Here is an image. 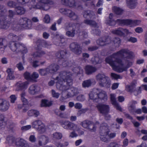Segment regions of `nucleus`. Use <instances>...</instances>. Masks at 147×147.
<instances>
[{
	"mask_svg": "<svg viewBox=\"0 0 147 147\" xmlns=\"http://www.w3.org/2000/svg\"><path fill=\"white\" fill-rule=\"evenodd\" d=\"M84 22L86 24L90 25L92 26V32L93 34L98 35L100 33V30L98 29L100 27V25L98 24L96 22L92 20H85Z\"/></svg>",
	"mask_w": 147,
	"mask_h": 147,
	"instance_id": "obj_10",
	"label": "nucleus"
},
{
	"mask_svg": "<svg viewBox=\"0 0 147 147\" xmlns=\"http://www.w3.org/2000/svg\"><path fill=\"white\" fill-rule=\"evenodd\" d=\"M24 78L26 79L31 81V75L28 72H26L24 74Z\"/></svg>",
	"mask_w": 147,
	"mask_h": 147,
	"instance_id": "obj_56",
	"label": "nucleus"
},
{
	"mask_svg": "<svg viewBox=\"0 0 147 147\" xmlns=\"http://www.w3.org/2000/svg\"><path fill=\"white\" fill-rule=\"evenodd\" d=\"M125 55H127L126 57L127 59H132L134 56L132 52L127 49H123L107 58L105 61L111 66L114 70L117 72L121 73L126 71L132 65V62L128 60H126V65H124L122 60L118 59L120 57H124Z\"/></svg>",
	"mask_w": 147,
	"mask_h": 147,
	"instance_id": "obj_1",
	"label": "nucleus"
},
{
	"mask_svg": "<svg viewBox=\"0 0 147 147\" xmlns=\"http://www.w3.org/2000/svg\"><path fill=\"white\" fill-rule=\"evenodd\" d=\"M39 74L42 76H45L47 74L50 73L49 72V69L48 68L46 69H40L38 70Z\"/></svg>",
	"mask_w": 147,
	"mask_h": 147,
	"instance_id": "obj_45",
	"label": "nucleus"
},
{
	"mask_svg": "<svg viewBox=\"0 0 147 147\" xmlns=\"http://www.w3.org/2000/svg\"><path fill=\"white\" fill-rule=\"evenodd\" d=\"M141 21L140 20H132L129 19V26H133L139 25L140 24Z\"/></svg>",
	"mask_w": 147,
	"mask_h": 147,
	"instance_id": "obj_44",
	"label": "nucleus"
},
{
	"mask_svg": "<svg viewBox=\"0 0 147 147\" xmlns=\"http://www.w3.org/2000/svg\"><path fill=\"white\" fill-rule=\"evenodd\" d=\"M39 77L38 74L36 72H34L31 75V81L36 82V79H37Z\"/></svg>",
	"mask_w": 147,
	"mask_h": 147,
	"instance_id": "obj_49",
	"label": "nucleus"
},
{
	"mask_svg": "<svg viewBox=\"0 0 147 147\" xmlns=\"http://www.w3.org/2000/svg\"><path fill=\"white\" fill-rule=\"evenodd\" d=\"M45 54V53L43 51L36 52L34 53L32 55L33 56L34 58L41 57L42 55Z\"/></svg>",
	"mask_w": 147,
	"mask_h": 147,
	"instance_id": "obj_48",
	"label": "nucleus"
},
{
	"mask_svg": "<svg viewBox=\"0 0 147 147\" xmlns=\"http://www.w3.org/2000/svg\"><path fill=\"white\" fill-rule=\"evenodd\" d=\"M95 82L94 79H90L85 80L83 82L82 84V86L83 88H88L92 84H95Z\"/></svg>",
	"mask_w": 147,
	"mask_h": 147,
	"instance_id": "obj_24",
	"label": "nucleus"
},
{
	"mask_svg": "<svg viewBox=\"0 0 147 147\" xmlns=\"http://www.w3.org/2000/svg\"><path fill=\"white\" fill-rule=\"evenodd\" d=\"M97 44L100 46H103L111 43L110 38L109 37L101 38L96 41Z\"/></svg>",
	"mask_w": 147,
	"mask_h": 147,
	"instance_id": "obj_20",
	"label": "nucleus"
},
{
	"mask_svg": "<svg viewBox=\"0 0 147 147\" xmlns=\"http://www.w3.org/2000/svg\"><path fill=\"white\" fill-rule=\"evenodd\" d=\"M80 26L78 24H76L72 23L66 24L65 29L67 31L66 34L69 37H73L76 33V30Z\"/></svg>",
	"mask_w": 147,
	"mask_h": 147,
	"instance_id": "obj_8",
	"label": "nucleus"
},
{
	"mask_svg": "<svg viewBox=\"0 0 147 147\" xmlns=\"http://www.w3.org/2000/svg\"><path fill=\"white\" fill-rule=\"evenodd\" d=\"M49 141L48 138L46 136L42 135L39 138V144L40 146L45 145Z\"/></svg>",
	"mask_w": 147,
	"mask_h": 147,
	"instance_id": "obj_27",
	"label": "nucleus"
},
{
	"mask_svg": "<svg viewBox=\"0 0 147 147\" xmlns=\"http://www.w3.org/2000/svg\"><path fill=\"white\" fill-rule=\"evenodd\" d=\"M17 46L18 47L17 52L21 51L23 53H25L27 52V49L24 45L17 43Z\"/></svg>",
	"mask_w": 147,
	"mask_h": 147,
	"instance_id": "obj_33",
	"label": "nucleus"
},
{
	"mask_svg": "<svg viewBox=\"0 0 147 147\" xmlns=\"http://www.w3.org/2000/svg\"><path fill=\"white\" fill-rule=\"evenodd\" d=\"M126 0L127 6L130 9L134 8L137 5V2L136 0Z\"/></svg>",
	"mask_w": 147,
	"mask_h": 147,
	"instance_id": "obj_28",
	"label": "nucleus"
},
{
	"mask_svg": "<svg viewBox=\"0 0 147 147\" xmlns=\"http://www.w3.org/2000/svg\"><path fill=\"white\" fill-rule=\"evenodd\" d=\"M28 21L27 18H21L19 20L18 24L14 25V27L18 29H27V22Z\"/></svg>",
	"mask_w": 147,
	"mask_h": 147,
	"instance_id": "obj_12",
	"label": "nucleus"
},
{
	"mask_svg": "<svg viewBox=\"0 0 147 147\" xmlns=\"http://www.w3.org/2000/svg\"><path fill=\"white\" fill-rule=\"evenodd\" d=\"M7 5L10 7H14L16 6V3L12 1H9L7 3Z\"/></svg>",
	"mask_w": 147,
	"mask_h": 147,
	"instance_id": "obj_61",
	"label": "nucleus"
},
{
	"mask_svg": "<svg viewBox=\"0 0 147 147\" xmlns=\"http://www.w3.org/2000/svg\"><path fill=\"white\" fill-rule=\"evenodd\" d=\"M39 112L36 110H31L28 112V115L29 116L37 117L39 115Z\"/></svg>",
	"mask_w": 147,
	"mask_h": 147,
	"instance_id": "obj_34",
	"label": "nucleus"
},
{
	"mask_svg": "<svg viewBox=\"0 0 147 147\" xmlns=\"http://www.w3.org/2000/svg\"><path fill=\"white\" fill-rule=\"evenodd\" d=\"M29 84V82L27 81L24 82H23L21 81H19L17 82L16 84V90L19 91L26 89L27 88Z\"/></svg>",
	"mask_w": 147,
	"mask_h": 147,
	"instance_id": "obj_14",
	"label": "nucleus"
},
{
	"mask_svg": "<svg viewBox=\"0 0 147 147\" xmlns=\"http://www.w3.org/2000/svg\"><path fill=\"white\" fill-rule=\"evenodd\" d=\"M79 93V91L78 89L76 88L72 87L69 89L68 93L67 95V98L72 97L76 95Z\"/></svg>",
	"mask_w": 147,
	"mask_h": 147,
	"instance_id": "obj_25",
	"label": "nucleus"
},
{
	"mask_svg": "<svg viewBox=\"0 0 147 147\" xmlns=\"http://www.w3.org/2000/svg\"><path fill=\"white\" fill-rule=\"evenodd\" d=\"M116 47H119L120 45L121 41L119 38H115L113 41Z\"/></svg>",
	"mask_w": 147,
	"mask_h": 147,
	"instance_id": "obj_54",
	"label": "nucleus"
},
{
	"mask_svg": "<svg viewBox=\"0 0 147 147\" xmlns=\"http://www.w3.org/2000/svg\"><path fill=\"white\" fill-rule=\"evenodd\" d=\"M137 104L136 101L132 100L129 103L128 107V109L129 111L131 112H135L138 114H141L142 110L141 109H135V105Z\"/></svg>",
	"mask_w": 147,
	"mask_h": 147,
	"instance_id": "obj_16",
	"label": "nucleus"
},
{
	"mask_svg": "<svg viewBox=\"0 0 147 147\" xmlns=\"http://www.w3.org/2000/svg\"><path fill=\"white\" fill-rule=\"evenodd\" d=\"M50 73H53L59 69V67L57 64H54L50 65L48 67Z\"/></svg>",
	"mask_w": 147,
	"mask_h": 147,
	"instance_id": "obj_30",
	"label": "nucleus"
},
{
	"mask_svg": "<svg viewBox=\"0 0 147 147\" xmlns=\"http://www.w3.org/2000/svg\"><path fill=\"white\" fill-rule=\"evenodd\" d=\"M91 61L94 64H96L100 63L101 62L99 58L98 57H95L91 59Z\"/></svg>",
	"mask_w": 147,
	"mask_h": 147,
	"instance_id": "obj_53",
	"label": "nucleus"
},
{
	"mask_svg": "<svg viewBox=\"0 0 147 147\" xmlns=\"http://www.w3.org/2000/svg\"><path fill=\"white\" fill-rule=\"evenodd\" d=\"M7 72L8 74L7 77V80H12L14 78V76L13 75V71L10 69H8L7 70Z\"/></svg>",
	"mask_w": 147,
	"mask_h": 147,
	"instance_id": "obj_42",
	"label": "nucleus"
},
{
	"mask_svg": "<svg viewBox=\"0 0 147 147\" xmlns=\"http://www.w3.org/2000/svg\"><path fill=\"white\" fill-rule=\"evenodd\" d=\"M99 89L97 88L93 89L89 94V97L90 98L96 101L98 98V94L99 93Z\"/></svg>",
	"mask_w": 147,
	"mask_h": 147,
	"instance_id": "obj_21",
	"label": "nucleus"
},
{
	"mask_svg": "<svg viewBox=\"0 0 147 147\" xmlns=\"http://www.w3.org/2000/svg\"><path fill=\"white\" fill-rule=\"evenodd\" d=\"M113 34L119 35L121 36H123L125 34H128L129 32L127 30L119 28L117 29L114 30L112 31Z\"/></svg>",
	"mask_w": 147,
	"mask_h": 147,
	"instance_id": "obj_18",
	"label": "nucleus"
},
{
	"mask_svg": "<svg viewBox=\"0 0 147 147\" xmlns=\"http://www.w3.org/2000/svg\"><path fill=\"white\" fill-rule=\"evenodd\" d=\"M111 76L112 78L115 80L121 79L122 78V76L119 75H118L115 73H111Z\"/></svg>",
	"mask_w": 147,
	"mask_h": 147,
	"instance_id": "obj_55",
	"label": "nucleus"
},
{
	"mask_svg": "<svg viewBox=\"0 0 147 147\" xmlns=\"http://www.w3.org/2000/svg\"><path fill=\"white\" fill-rule=\"evenodd\" d=\"M110 131L109 127L107 123H103L100 125L99 129L100 138L101 140L107 142L109 140L108 137L112 139L115 137L116 134L114 132L109 133Z\"/></svg>",
	"mask_w": 147,
	"mask_h": 147,
	"instance_id": "obj_3",
	"label": "nucleus"
},
{
	"mask_svg": "<svg viewBox=\"0 0 147 147\" xmlns=\"http://www.w3.org/2000/svg\"><path fill=\"white\" fill-rule=\"evenodd\" d=\"M99 92L98 94V98L97 100H98H98H103L104 101H106L107 99V96L106 92L103 90L99 89Z\"/></svg>",
	"mask_w": 147,
	"mask_h": 147,
	"instance_id": "obj_23",
	"label": "nucleus"
},
{
	"mask_svg": "<svg viewBox=\"0 0 147 147\" xmlns=\"http://www.w3.org/2000/svg\"><path fill=\"white\" fill-rule=\"evenodd\" d=\"M94 15V13L93 12L89 11H85L83 13V16L85 18H94L95 17Z\"/></svg>",
	"mask_w": 147,
	"mask_h": 147,
	"instance_id": "obj_36",
	"label": "nucleus"
},
{
	"mask_svg": "<svg viewBox=\"0 0 147 147\" xmlns=\"http://www.w3.org/2000/svg\"><path fill=\"white\" fill-rule=\"evenodd\" d=\"M15 11L18 14L22 15L24 13L25 10L24 8L21 6H19L15 8Z\"/></svg>",
	"mask_w": 147,
	"mask_h": 147,
	"instance_id": "obj_41",
	"label": "nucleus"
},
{
	"mask_svg": "<svg viewBox=\"0 0 147 147\" xmlns=\"http://www.w3.org/2000/svg\"><path fill=\"white\" fill-rule=\"evenodd\" d=\"M96 107L100 113L103 115H106L108 114L110 111L109 106L104 104H99Z\"/></svg>",
	"mask_w": 147,
	"mask_h": 147,
	"instance_id": "obj_13",
	"label": "nucleus"
},
{
	"mask_svg": "<svg viewBox=\"0 0 147 147\" xmlns=\"http://www.w3.org/2000/svg\"><path fill=\"white\" fill-rule=\"evenodd\" d=\"M110 98L112 105L115 104L116 103V99L115 98V96L114 94H110Z\"/></svg>",
	"mask_w": 147,
	"mask_h": 147,
	"instance_id": "obj_57",
	"label": "nucleus"
},
{
	"mask_svg": "<svg viewBox=\"0 0 147 147\" xmlns=\"http://www.w3.org/2000/svg\"><path fill=\"white\" fill-rule=\"evenodd\" d=\"M55 113L57 115L60 117L64 118H67L66 116L64 113L61 112L58 110H56Z\"/></svg>",
	"mask_w": 147,
	"mask_h": 147,
	"instance_id": "obj_50",
	"label": "nucleus"
},
{
	"mask_svg": "<svg viewBox=\"0 0 147 147\" xmlns=\"http://www.w3.org/2000/svg\"><path fill=\"white\" fill-rule=\"evenodd\" d=\"M72 20H75L78 19V17L77 15L71 10H68L67 13L66 15Z\"/></svg>",
	"mask_w": 147,
	"mask_h": 147,
	"instance_id": "obj_32",
	"label": "nucleus"
},
{
	"mask_svg": "<svg viewBox=\"0 0 147 147\" xmlns=\"http://www.w3.org/2000/svg\"><path fill=\"white\" fill-rule=\"evenodd\" d=\"M114 105V107L117 110L120 111H122V108L120 106L117 102L115 104L113 105Z\"/></svg>",
	"mask_w": 147,
	"mask_h": 147,
	"instance_id": "obj_64",
	"label": "nucleus"
},
{
	"mask_svg": "<svg viewBox=\"0 0 147 147\" xmlns=\"http://www.w3.org/2000/svg\"><path fill=\"white\" fill-rule=\"evenodd\" d=\"M26 93L25 92H23L21 94V100L23 104L22 108H23V112H26L29 109L28 102L27 100L24 97Z\"/></svg>",
	"mask_w": 147,
	"mask_h": 147,
	"instance_id": "obj_15",
	"label": "nucleus"
},
{
	"mask_svg": "<svg viewBox=\"0 0 147 147\" xmlns=\"http://www.w3.org/2000/svg\"><path fill=\"white\" fill-rule=\"evenodd\" d=\"M17 44H16L14 41L11 42H9L8 46L13 51H16L17 52L18 47Z\"/></svg>",
	"mask_w": 147,
	"mask_h": 147,
	"instance_id": "obj_38",
	"label": "nucleus"
},
{
	"mask_svg": "<svg viewBox=\"0 0 147 147\" xmlns=\"http://www.w3.org/2000/svg\"><path fill=\"white\" fill-rule=\"evenodd\" d=\"M4 116L2 115H0V128L2 129L4 128L6 125V123L4 121Z\"/></svg>",
	"mask_w": 147,
	"mask_h": 147,
	"instance_id": "obj_47",
	"label": "nucleus"
},
{
	"mask_svg": "<svg viewBox=\"0 0 147 147\" xmlns=\"http://www.w3.org/2000/svg\"><path fill=\"white\" fill-rule=\"evenodd\" d=\"M53 103L52 101H49L46 100H42L41 101V106L42 107H49L52 105Z\"/></svg>",
	"mask_w": 147,
	"mask_h": 147,
	"instance_id": "obj_39",
	"label": "nucleus"
},
{
	"mask_svg": "<svg viewBox=\"0 0 147 147\" xmlns=\"http://www.w3.org/2000/svg\"><path fill=\"white\" fill-rule=\"evenodd\" d=\"M113 15L111 13L109 16V19L106 21V23L110 26H115L116 23L121 25H129V19H118L115 21L113 19Z\"/></svg>",
	"mask_w": 147,
	"mask_h": 147,
	"instance_id": "obj_4",
	"label": "nucleus"
},
{
	"mask_svg": "<svg viewBox=\"0 0 147 147\" xmlns=\"http://www.w3.org/2000/svg\"><path fill=\"white\" fill-rule=\"evenodd\" d=\"M83 70L80 67H75L71 72L69 71H64L60 72L59 76L55 80L57 88L63 91L69 89V87L62 84L65 83L67 85L70 86L72 84L73 80L72 77L74 75L82 73Z\"/></svg>",
	"mask_w": 147,
	"mask_h": 147,
	"instance_id": "obj_2",
	"label": "nucleus"
},
{
	"mask_svg": "<svg viewBox=\"0 0 147 147\" xmlns=\"http://www.w3.org/2000/svg\"><path fill=\"white\" fill-rule=\"evenodd\" d=\"M39 3L35 5H32L30 8V9L32 8L38 9H42L47 10L49 9V7L53 4V2L49 0H38Z\"/></svg>",
	"mask_w": 147,
	"mask_h": 147,
	"instance_id": "obj_6",
	"label": "nucleus"
},
{
	"mask_svg": "<svg viewBox=\"0 0 147 147\" xmlns=\"http://www.w3.org/2000/svg\"><path fill=\"white\" fill-rule=\"evenodd\" d=\"M9 143L15 144L18 147H29L28 144L22 139L15 140L12 137L10 138Z\"/></svg>",
	"mask_w": 147,
	"mask_h": 147,
	"instance_id": "obj_11",
	"label": "nucleus"
},
{
	"mask_svg": "<svg viewBox=\"0 0 147 147\" xmlns=\"http://www.w3.org/2000/svg\"><path fill=\"white\" fill-rule=\"evenodd\" d=\"M66 54L65 52L64 51H61L56 54V56L58 58L62 59L63 57Z\"/></svg>",
	"mask_w": 147,
	"mask_h": 147,
	"instance_id": "obj_52",
	"label": "nucleus"
},
{
	"mask_svg": "<svg viewBox=\"0 0 147 147\" xmlns=\"http://www.w3.org/2000/svg\"><path fill=\"white\" fill-rule=\"evenodd\" d=\"M96 80L100 86L109 88L110 86V80L109 78L102 74H99L96 77Z\"/></svg>",
	"mask_w": 147,
	"mask_h": 147,
	"instance_id": "obj_5",
	"label": "nucleus"
},
{
	"mask_svg": "<svg viewBox=\"0 0 147 147\" xmlns=\"http://www.w3.org/2000/svg\"><path fill=\"white\" fill-rule=\"evenodd\" d=\"M77 99L79 101H83L85 100V98L84 95L80 94L77 97Z\"/></svg>",
	"mask_w": 147,
	"mask_h": 147,
	"instance_id": "obj_60",
	"label": "nucleus"
},
{
	"mask_svg": "<svg viewBox=\"0 0 147 147\" xmlns=\"http://www.w3.org/2000/svg\"><path fill=\"white\" fill-rule=\"evenodd\" d=\"M97 69L96 68L91 65H87L85 68L86 73L88 75L90 74L95 72Z\"/></svg>",
	"mask_w": 147,
	"mask_h": 147,
	"instance_id": "obj_26",
	"label": "nucleus"
},
{
	"mask_svg": "<svg viewBox=\"0 0 147 147\" xmlns=\"http://www.w3.org/2000/svg\"><path fill=\"white\" fill-rule=\"evenodd\" d=\"M8 36L9 39L14 41L19 40V38L18 36L12 34H9L8 35Z\"/></svg>",
	"mask_w": 147,
	"mask_h": 147,
	"instance_id": "obj_51",
	"label": "nucleus"
},
{
	"mask_svg": "<svg viewBox=\"0 0 147 147\" xmlns=\"http://www.w3.org/2000/svg\"><path fill=\"white\" fill-rule=\"evenodd\" d=\"M142 90H147V85H142L140 87H139L138 91V93H141Z\"/></svg>",
	"mask_w": 147,
	"mask_h": 147,
	"instance_id": "obj_58",
	"label": "nucleus"
},
{
	"mask_svg": "<svg viewBox=\"0 0 147 147\" xmlns=\"http://www.w3.org/2000/svg\"><path fill=\"white\" fill-rule=\"evenodd\" d=\"M62 134L61 133L59 132H55L53 134V138L54 140H59L62 138Z\"/></svg>",
	"mask_w": 147,
	"mask_h": 147,
	"instance_id": "obj_43",
	"label": "nucleus"
},
{
	"mask_svg": "<svg viewBox=\"0 0 147 147\" xmlns=\"http://www.w3.org/2000/svg\"><path fill=\"white\" fill-rule=\"evenodd\" d=\"M52 91V96L53 97L57 98H59L60 94L56 92L54 90H53L51 91Z\"/></svg>",
	"mask_w": 147,
	"mask_h": 147,
	"instance_id": "obj_59",
	"label": "nucleus"
},
{
	"mask_svg": "<svg viewBox=\"0 0 147 147\" xmlns=\"http://www.w3.org/2000/svg\"><path fill=\"white\" fill-rule=\"evenodd\" d=\"M76 131H73L71 132L69 135V137L71 138H74L78 136V134L75 132Z\"/></svg>",
	"mask_w": 147,
	"mask_h": 147,
	"instance_id": "obj_62",
	"label": "nucleus"
},
{
	"mask_svg": "<svg viewBox=\"0 0 147 147\" xmlns=\"http://www.w3.org/2000/svg\"><path fill=\"white\" fill-rule=\"evenodd\" d=\"M99 123L96 121L95 124L93 123L91 121L89 120H85L81 123L82 126L90 130L91 131H94L96 128V125H98Z\"/></svg>",
	"mask_w": 147,
	"mask_h": 147,
	"instance_id": "obj_9",
	"label": "nucleus"
},
{
	"mask_svg": "<svg viewBox=\"0 0 147 147\" xmlns=\"http://www.w3.org/2000/svg\"><path fill=\"white\" fill-rule=\"evenodd\" d=\"M71 122L69 121H65L61 123L62 127L65 129L70 130Z\"/></svg>",
	"mask_w": 147,
	"mask_h": 147,
	"instance_id": "obj_37",
	"label": "nucleus"
},
{
	"mask_svg": "<svg viewBox=\"0 0 147 147\" xmlns=\"http://www.w3.org/2000/svg\"><path fill=\"white\" fill-rule=\"evenodd\" d=\"M70 48L71 50L76 54L79 55L82 53L81 48L76 43H71L70 45Z\"/></svg>",
	"mask_w": 147,
	"mask_h": 147,
	"instance_id": "obj_19",
	"label": "nucleus"
},
{
	"mask_svg": "<svg viewBox=\"0 0 147 147\" xmlns=\"http://www.w3.org/2000/svg\"><path fill=\"white\" fill-rule=\"evenodd\" d=\"M10 98L11 102L12 103H14L17 99V97L15 95H12L10 96Z\"/></svg>",
	"mask_w": 147,
	"mask_h": 147,
	"instance_id": "obj_63",
	"label": "nucleus"
},
{
	"mask_svg": "<svg viewBox=\"0 0 147 147\" xmlns=\"http://www.w3.org/2000/svg\"><path fill=\"white\" fill-rule=\"evenodd\" d=\"M10 24L6 20H0V28L2 29H7L10 26Z\"/></svg>",
	"mask_w": 147,
	"mask_h": 147,
	"instance_id": "obj_35",
	"label": "nucleus"
},
{
	"mask_svg": "<svg viewBox=\"0 0 147 147\" xmlns=\"http://www.w3.org/2000/svg\"><path fill=\"white\" fill-rule=\"evenodd\" d=\"M9 103L6 100L0 99V110L3 111H6L9 108Z\"/></svg>",
	"mask_w": 147,
	"mask_h": 147,
	"instance_id": "obj_22",
	"label": "nucleus"
},
{
	"mask_svg": "<svg viewBox=\"0 0 147 147\" xmlns=\"http://www.w3.org/2000/svg\"><path fill=\"white\" fill-rule=\"evenodd\" d=\"M40 88L37 86L35 84L31 85L28 89V93L31 95L37 94L40 91Z\"/></svg>",
	"mask_w": 147,
	"mask_h": 147,
	"instance_id": "obj_17",
	"label": "nucleus"
},
{
	"mask_svg": "<svg viewBox=\"0 0 147 147\" xmlns=\"http://www.w3.org/2000/svg\"><path fill=\"white\" fill-rule=\"evenodd\" d=\"M61 2L63 4L71 7H74L76 6L74 0H62Z\"/></svg>",
	"mask_w": 147,
	"mask_h": 147,
	"instance_id": "obj_29",
	"label": "nucleus"
},
{
	"mask_svg": "<svg viewBox=\"0 0 147 147\" xmlns=\"http://www.w3.org/2000/svg\"><path fill=\"white\" fill-rule=\"evenodd\" d=\"M80 128L78 125L74 123H71V125L70 129V130H73V131H78L80 130Z\"/></svg>",
	"mask_w": 147,
	"mask_h": 147,
	"instance_id": "obj_46",
	"label": "nucleus"
},
{
	"mask_svg": "<svg viewBox=\"0 0 147 147\" xmlns=\"http://www.w3.org/2000/svg\"><path fill=\"white\" fill-rule=\"evenodd\" d=\"M32 126L40 134L44 133L47 131L46 127L40 120H36L33 121L32 123Z\"/></svg>",
	"mask_w": 147,
	"mask_h": 147,
	"instance_id": "obj_7",
	"label": "nucleus"
},
{
	"mask_svg": "<svg viewBox=\"0 0 147 147\" xmlns=\"http://www.w3.org/2000/svg\"><path fill=\"white\" fill-rule=\"evenodd\" d=\"M113 11L117 15H120L122 14L123 10L120 8L116 6H114L112 8Z\"/></svg>",
	"mask_w": 147,
	"mask_h": 147,
	"instance_id": "obj_40",
	"label": "nucleus"
},
{
	"mask_svg": "<svg viewBox=\"0 0 147 147\" xmlns=\"http://www.w3.org/2000/svg\"><path fill=\"white\" fill-rule=\"evenodd\" d=\"M136 83L132 82L130 85H127L125 86V90L127 92L131 93L133 92L136 86Z\"/></svg>",
	"mask_w": 147,
	"mask_h": 147,
	"instance_id": "obj_31",
	"label": "nucleus"
}]
</instances>
